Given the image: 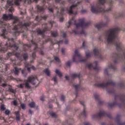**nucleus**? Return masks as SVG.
<instances>
[{"mask_svg": "<svg viewBox=\"0 0 125 125\" xmlns=\"http://www.w3.org/2000/svg\"><path fill=\"white\" fill-rule=\"evenodd\" d=\"M47 15L43 16H37L35 18V21L38 22L34 23L33 22H28L23 24L22 22H19V19L17 17H14L12 14L7 15L4 14L1 19H0V28H3L1 30L0 36L3 37L4 39H6V35L9 33H13L14 36L17 37L20 35V33H24L28 30L29 26L32 25L33 28H35L36 26L40 25L42 20H46L47 19ZM19 23L16 25V23Z\"/></svg>", "mask_w": 125, "mask_h": 125, "instance_id": "1", "label": "nucleus"}, {"mask_svg": "<svg viewBox=\"0 0 125 125\" xmlns=\"http://www.w3.org/2000/svg\"><path fill=\"white\" fill-rule=\"evenodd\" d=\"M54 24H55V22H54V21H48V24H45V27L42 30L41 28H38L36 29V31H34L32 32V37L34 36V34L37 33L38 35L42 36V38L43 39H46L45 41L42 42V43L41 45V48H39V47H38V44L37 43V42H37L35 41L34 39H32L31 41V43L35 45L34 51L32 54V57L33 60L36 59V52L37 51H39L41 55H44V53H43V51H42V49L43 48V44H44L45 42H51L52 45H54V44H59V46L60 44H61V43H63V40L58 41L57 40H55L54 41H53V40L51 39V37L49 36H45V35H44V33H45L46 31H50V30H51V28H52V26L53 25H54Z\"/></svg>", "mask_w": 125, "mask_h": 125, "instance_id": "2", "label": "nucleus"}, {"mask_svg": "<svg viewBox=\"0 0 125 125\" xmlns=\"http://www.w3.org/2000/svg\"><path fill=\"white\" fill-rule=\"evenodd\" d=\"M78 23H77V21L75 20V17L72 18L68 22L66 23L67 28H70L71 25H75L76 26V29L72 30L71 34H74L75 35H84V30L83 29L87 28L90 25V22H85V19L84 18L79 19L78 20Z\"/></svg>", "mask_w": 125, "mask_h": 125, "instance_id": "3", "label": "nucleus"}, {"mask_svg": "<svg viewBox=\"0 0 125 125\" xmlns=\"http://www.w3.org/2000/svg\"><path fill=\"white\" fill-rule=\"evenodd\" d=\"M99 3H98L96 5L91 6V11L92 13H99L103 12V13H107L109 11H112L113 8V1L109 0L107 3L109 5V7L107 10H105L104 3H106V0H99Z\"/></svg>", "mask_w": 125, "mask_h": 125, "instance_id": "4", "label": "nucleus"}, {"mask_svg": "<svg viewBox=\"0 0 125 125\" xmlns=\"http://www.w3.org/2000/svg\"><path fill=\"white\" fill-rule=\"evenodd\" d=\"M68 2L70 3L71 4H73L71 5L70 7L67 8H64L62 7H61L60 8V12L59 11H58L57 13V17L58 18H60V22H63L64 21V18H63V15L64 14V12L65 10V11H67V12L68 13V14H74L75 15H77L78 12L76 11L75 13L73 11V9H75V8L77 7L81 3V2L78 1L76 4L75 3V1L72 0H67Z\"/></svg>", "mask_w": 125, "mask_h": 125, "instance_id": "5", "label": "nucleus"}, {"mask_svg": "<svg viewBox=\"0 0 125 125\" xmlns=\"http://www.w3.org/2000/svg\"><path fill=\"white\" fill-rule=\"evenodd\" d=\"M95 79V86H97V87H101L102 88H106V91H107L108 93H116L115 89H114V88H112V86L113 87H116V83H115V82H113L111 79L107 80V82L106 83H101V81H100V78L97 77Z\"/></svg>", "mask_w": 125, "mask_h": 125, "instance_id": "6", "label": "nucleus"}, {"mask_svg": "<svg viewBox=\"0 0 125 125\" xmlns=\"http://www.w3.org/2000/svg\"><path fill=\"white\" fill-rule=\"evenodd\" d=\"M114 99V102L108 104V107L110 108H113L114 106H118L119 108H121L122 105H125V94L115 95Z\"/></svg>", "mask_w": 125, "mask_h": 125, "instance_id": "7", "label": "nucleus"}, {"mask_svg": "<svg viewBox=\"0 0 125 125\" xmlns=\"http://www.w3.org/2000/svg\"><path fill=\"white\" fill-rule=\"evenodd\" d=\"M25 82L24 84L25 88H27V89H30L31 88V85H30V84L29 83L33 84V85H35L37 83L39 82V80H38V79L37 77H34V76H30L28 77L27 78V80L24 81Z\"/></svg>", "mask_w": 125, "mask_h": 125, "instance_id": "8", "label": "nucleus"}, {"mask_svg": "<svg viewBox=\"0 0 125 125\" xmlns=\"http://www.w3.org/2000/svg\"><path fill=\"white\" fill-rule=\"evenodd\" d=\"M73 62H86L87 59H83L82 55L79 53L78 50H76L74 52V55L72 57Z\"/></svg>", "mask_w": 125, "mask_h": 125, "instance_id": "9", "label": "nucleus"}, {"mask_svg": "<svg viewBox=\"0 0 125 125\" xmlns=\"http://www.w3.org/2000/svg\"><path fill=\"white\" fill-rule=\"evenodd\" d=\"M102 117H107L109 119H112V116L111 114L104 110H100L99 113L93 115L92 118L93 119H98Z\"/></svg>", "mask_w": 125, "mask_h": 125, "instance_id": "10", "label": "nucleus"}, {"mask_svg": "<svg viewBox=\"0 0 125 125\" xmlns=\"http://www.w3.org/2000/svg\"><path fill=\"white\" fill-rule=\"evenodd\" d=\"M98 62L97 61L94 62L93 63L88 62L86 63V68L89 69V70H95L96 72H98L100 70V67L97 66Z\"/></svg>", "mask_w": 125, "mask_h": 125, "instance_id": "11", "label": "nucleus"}, {"mask_svg": "<svg viewBox=\"0 0 125 125\" xmlns=\"http://www.w3.org/2000/svg\"><path fill=\"white\" fill-rule=\"evenodd\" d=\"M13 5V0H8L7 1V4L6 5V7L8 9L9 8V12H13L14 11V8L12 6Z\"/></svg>", "mask_w": 125, "mask_h": 125, "instance_id": "12", "label": "nucleus"}, {"mask_svg": "<svg viewBox=\"0 0 125 125\" xmlns=\"http://www.w3.org/2000/svg\"><path fill=\"white\" fill-rule=\"evenodd\" d=\"M93 53L95 56L98 57V58H99L100 59H103V56H102V54H101V50L98 49H94L93 50Z\"/></svg>", "mask_w": 125, "mask_h": 125, "instance_id": "13", "label": "nucleus"}, {"mask_svg": "<svg viewBox=\"0 0 125 125\" xmlns=\"http://www.w3.org/2000/svg\"><path fill=\"white\" fill-rule=\"evenodd\" d=\"M24 64L25 68H27V70L28 72H31V69H32V70H36V67L33 65H32L31 62H25Z\"/></svg>", "mask_w": 125, "mask_h": 125, "instance_id": "14", "label": "nucleus"}, {"mask_svg": "<svg viewBox=\"0 0 125 125\" xmlns=\"http://www.w3.org/2000/svg\"><path fill=\"white\" fill-rule=\"evenodd\" d=\"M107 22H99L98 24H95V27L99 30L100 29H102L103 27H107Z\"/></svg>", "mask_w": 125, "mask_h": 125, "instance_id": "15", "label": "nucleus"}, {"mask_svg": "<svg viewBox=\"0 0 125 125\" xmlns=\"http://www.w3.org/2000/svg\"><path fill=\"white\" fill-rule=\"evenodd\" d=\"M80 104L81 105L83 106V112L80 115L79 117L81 118L82 116L83 117H86V111H85V104H84V102L80 101Z\"/></svg>", "mask_w": 125, "mask_h": 125, "instance_id": "16", "label": "nucleus"}, {"mask_svg": "<svg viewBox=\"0 0 125 125\" xmlns=\"http://www.w3.org/2000/svg\"><path fill=\"white\" fill-rule=\"evenodd\" d=\"M22 0H15V5H17L18 6L20 5V1H21ZM35 2H38L39 1V0H34ZM25 2H28V4H30L32 2V0H25Z\"/></svg>", "mask_w": 125, "mask_h": 125, "instance_id": "17", "label": "nucleus"}, {"mask_svg": "<svg viewBox=\"0 0 125 125\" xmlns=\"http://www.w3.org/2000/svg\"><path fill=\"white\" fill-rule=\"evenodd\" d=\"M73 87L75 89L76 97H78V92H79V89H83V87H82V86H81V84L73 85Z\"/></svg>", "mask_w": 125, "mask_h": 125, "instance_id": "18", "label": "nucleus"}, {"mask_svg": "<svg viewBox=\"0 0 125 125\" xmlns=\"http://www.w3.org/2000/svg\"><path fill=\"white\" fill-rule=\"evenodd\" d=\"M94 96L95 97V99L98 101L99 105H103V103L104 102L99 99V95H98V94H94Z\"/></svg>", "mask_w": 125, "mask_h": 125, "instance_id": "19", "label": "nucleus"}, {"mask_svg": "<svg viewBox=\"0 0 125 125\" xmlns=\"http://www.w3.org/2000/svg\"><path fill=\"white\" fill-rule=\"evenodd\" d=\"M116 123L118 125H125V123L121 122V115H118L116 118Z\"/></svg>", "mask_w": 125, "mask_h": 125, "instance_id": "20", "label": "nucleus"}, {"mask_svg": "<svg viewBox=\"0 0 125 125\" xmlns=\"http://www.w3.org/2000/svg\"><path fill=\"white\" fill-rule=\"evenodd\" d=\"M21 70V68H18L15 67V68L11 71V73H14L16 76H18L19 75V71Z\"/></svg>", "mask_w": 125, "mask_h": 125, "instance_id": "21", "label": "nucleus"}, {"mask_svg": "<svg viewBox=\"0 0 125 125\" xmlns=\"http://www.w3.org/2000/svg\"><path fill=\"white\" fill-rule=\"evenodd\" d=\"M36 9L37 10V12H43V10H44L43 7L39 5H37L36 6Z\"/></svg>", "mask_w": 125, "mask_h": 125, "instance_id": "22", "label": "nucleus"}, {"mask_svg": "<svg viewBox=\"0 0 125 125\" xmlns=\"http://www.w3.org/2000/svg\"><path fill=\"white\" fill-rule=\"evenodd\" d=\"M55 8V6H54V5H49L48 9L49 12H51L53 14V12H54L53 8Z\"/></svg>", "mask_w": 125, "mask_h": 125, "instance_id": "23", "label": "nucleus"}, {"mask_svg": "<svg viewBox=\"0 0 125 125\" xmlns=\"http://www.w3.org/2000/svg\"><path fill=\"white\" fill-rule=\"evenodd\" d=\"M109 69H112L113 71H116L117 70V67L115 64H113L112 63L108 65Z\"/></svg>", "mask_w": 125, "mask_h": 125, "instance_id": "24", "label": "nucleus"}, {"mask_svg": "<svg viewBox=\"0 0 125 125\" xmlns=\"http://www.w3.org/2000/svg\"><path fill=\"white\" fill-rule=\"evenodd\" d=\"M51 34L52 37H54V38H56V37L58 36V32L57 30L56 31H51Z\"/></svg>", "mask_w": 125, "mask_h": 125, "instance_id": "25", "label": "nucleus"}, {"mask_svg": "<svg viewBox=\"0 0 125 125\" xmlns=\"http://www.w3.org/2000/svg\"><path fill=\"white\" fill-rule=\"evenodd\" d=\"M16 115V120L17 121H20V113L19 111H17L15 112Z\"/></svg>", "mask_w": 125, "mask_h": 125, "instance_id": "26", "label": "nucleus"}, {"mask_svg": "<svg viewBox=\"0 0 125 125\" xmlns=\"http://www.w3.org/2000/svg\"><path fill=\"white\" fill-rule=\"evenodd\" d=\"M71 77L73 79H75V78H81V74H72Z\"/></svg>", "mask_w": 125, "mask_h": 125, "instance_id": "27", "label": "nucleus"}, {"mask_svg": "<svg viewBox=\"0 0 125 125\" xmlns=\"http://www.w3.org/2000/svg\"><path fill=\"white\" fill-rule=\"evenodd\" d=\"M43 72L47 76H48V77H49V76H50V71H49V70H48V69H45Z\"/></svg>", "mask_w": 125, "mask_h": 125, "instance_id": "28", "label": "nucleus"}, {"mask_svg": "<svg viewBox=\"0 0 125 125\" xmlns=\"http://www.w3.org/2000/svg\"><path fill=\"white\" fill-rule=\"evenodd\" d=\"M119 87H120L121 89H125V85L124 82H122L121 83H119L118 84Z\"/></svg>", "mask_w": 125, "mask_h": 125, "instance_id": "29", "label": "nucleus"}, {"mask_svg": "<svg viewBox=\"0 0 125 125\" xmlns=\"http://www.w3.org/2000/svg\"><path fill=\"white\" fill-rule=\"evenodd\" d=\"M56 74L59 76L60 78H61L62 77V73H61V71H60L59 70L56 69L55 71Z\"/></svg>", "mask_w": 125, "mask_h": 125, "instance_id": "30", "label": "nucleus"}, {"mask_svg": "<svg viewBox=\"0 0 125 125\" xmlns=\"http://www.w3.org/2000/svg\"><path fill=\"white\" fill-rule=\"evenodd\" d=\"M115 18L118 19L119 18H122V17H124L123 14H118L117 16H114Z\"/></svg>", "mask_w": 125, "mask_h": 125, "instance_id": "31", "label": "nucleus"}, {"mask_svg": "<svg viewBox=\"0 0 125 125\" xmlns=\"http://www.w3.org/2000/svg\"><path fill=\"white\" fill-rule=\"evenodd\" d=\"M0 108V111H1V112L4 111L5 109H6V107H5V105H4V104H1Z\"/></svg>", "mask_w": 125, "mask_h": 125, "instance_id": "32", "label": "nucleus"}, {"mask_svg": "<svg viewBox=\"0 0 125 125\" xmlns=\"http://www.w3.org/2000/svg\"><path fill=\"white\" fill-rule=\"evenodd\" d=\"M8 91L9 92H12V93H15L16 92V90L11 87H9Z\"/></svg>", "mask_w": 125, "mask_h": 125, "instance_id": "33", "label": "nucleus"}, {"mask_svg": "<svg viewBox=\"0 0 125 125\" xmlns=\"http://www.w3.org/2000/svg\"><path fill=\"white\" fill-rule=\"evenodd\" d=\"M50 116H51L52 118H57V115H56V113L54 112H50Z\"/></svg>", "mask_w": 125, "mask_h": 125, "instance_id": "34", "label": "nucleus"}, {"mask_svg": "<svg viewBox=\"0 0 125 125\" xmlns=\"http://www.w3.org/2000/svg\"><path fill=\"white\" fill-rule=\"evenodd\" d=\"M29 107H30V108H34V107H35V106H36L35 102H31V103H30L29 104Z\"/></svg>", "mask_w": 125, "mask_h": 125, "instance_id": "35", "label": "nucleus"}, {"mask_svg": "<svg viewBox=\"0 0 125 125\" xmlns=\"http://www.w3.org/2000/svg\"><path fill=\"white\" fill-rule=\"evenodd\" d=\"M25 71H26V69H22L21 70V74L24 76L25 78L27 77V73H25Z\"/></svg>", "mask_w": 125, "mask_h": 125, "instance_id": "36", "label": "nucleus"}, {"mask_svg": "<svg viewBox=\"0 0 125 125\" xmlns=\"http://www.w3.org/2000/svg\"><path fill=\"white\" fill-rule=\"evenodd\" d=\"M91 56V54H90V52H86V58H90Z\"/></svg>", "mask_w": 125, "mask_h": 125, "instance_id": "37", "label": "nucleus"}, {"mask_svg": "<svg viewBox=\"0 0 125 125\" xmlns=\"http://www.w3.org/2000/svg\"><path fill=\"white\" fill-rule=\"evenodd\" d=\"M52 81H54L55 83H57V77L55 76L52 78Z\"/></svg>", "mask_w": 125, "mask_h": 125, "instance_id": "38", "label": "nucleus"}, {"mask_svg": "<svg viewBox=\"0 0 125 125\" xmlns=\"http://www.w3.org/2000/svg\"><path fill=\"white\" fill-rule=\"evenodd\" d=\"M21 109H22V110H25V109H26V104H21Z\"/></svg>", "mask_w": 125, "mask_h": 125, "instance_id": "39", "label": "nucleus"}, {"mask_svg": "<svg viewBox=\"0 0 125 125\" xmlns=\"http://www.w3.org/2000/svg\"><path fill=\"white\" fill-rule=\"evenodd\" d=\"M26 46V47H28V48H30V47H32V44H23V47H25Z\"/></svg>", "mask_w": 125, "mask_h": 125, "instance_id": "40", "label": "nucleus"}, {"mask_svg": "<svg viewBox=\"0 0 125 125\" xmlns=\"http://www.w3.org/2000/svg\"><path fill=\"white\" fill-rule=\"evenodd\" d=\"M108 71H109V68H105L104 69V74L107 76H109V72Z\"/></svg>", "mask_w": 125, "mask_h": 125, "instance_id": "41", "label": "nucleus"}, {"mask_svg": "<svg viewBox=\"0 0 125 125\" xmlns=\"http://www.w3.org/2000/svg\"><path fill=\"white\" fill-rule=\"evenodd\" d=\"M12 104H13L14 106H17L18 105V103L17 102V101L14 100L12 102Z\"/></svg>", "mask_w": 125, "mask_h": 125, "instance_id": "42", "label": "nucleus"}, {"mask_svg": "<svg viewBox=\"0 0 125 125\" xmlns=\"http://www.w3.org/2000/svg\"><path fill=\"white\" fill-rule=\"evenodd\" d=\"M0 63H1V64L4 63V59L1 57H0Z\"/></svg>", "mask_w": 125, "mask_h": 125, "instance_id": "43", "label": "nucleus"}, {"mask_svg": "<svg viewBox=\"0 0 125 125\" xmlns=\"http://www.w3.org/2000/svg\"><path fill=\"white\" fill-rule=\"evenodd\" d=\"M5 115H6L7 116H8V115H9V114H10V111L9 110H6L5 111Z\"/></svg>", "mask_w": 125, "mask_h": 125, "instance_id": "44", "label": "nucleus"}, {"mask_svg": "<svg viewBox=\"0 0 125 125\" xmlns=\"http://www.w3.org/2000/svg\"><path fill=\"white\" fill-rule=\"evenodd\" d=\"M66 64V66H68V67H70L71 66V64H72V62L68 61Z\"/></svg>", "mask_w": 125, "mask_h": 125, "instance_id": "45", "label": "nucleus"}, {"mask_svg": "<svg viewBox=\"0 0 125 125\" xmlns=\"http://www.w3.org/2000/svg\"><path fill=\"white\" fill-rule=\"evenodd\" d=\"M9 68V64H5V71L6 72L7 69Z\"/></svg>", "mask_w": 125, "mask_h": 125, "instance_id": "46", "label": "nucleus"}, {"mask_svg": "<svg viewBox=\"0 0 125 125\" xmlns=\"http://www.w3.org/2000/svg\"><path fill=\"white\" fill-rule=\"evenodd\" d=\"M54 60L57 61V62H60V60L59 59V58L58 57H55Z\"/></svg>", "mask_w": 125, "mask_h": 125, "instance_id": "47", "label": "nucleus"}, {"mask_svg": "<svg viewBox=\"0 0 125 125\" xmlns=\"http://www.w3.org/2000/svg\"><path fill=\"white\" fill-rule=\"evenodd\" d=\"M67 37V33L66 32H62V37L64 39Z\"/></svg>", "mask_w": 125, "mask_h": 125, "instance_id": "48", "label": "nucleus"}, {"mask_svg": "<svg viewBox=\"0 0 125 125\" xmlns=\"http://www.w3.org/2000/svg\"><path fill=\"white\" fill-rule=\"evenodd\" d=\"M61 99L62 101H64V100H65V96L64 95H62Z\"/></svg>", "mask_w": 125, "mask_h": 125, "instance_id": "49", "label": "nucleus"}, {"mask_svg": "<svg viewBox=\"0 0 125 125\" xmlns=\"http://www.w3.org/2000/svg\"><path fill=\"white\" fill-rule=\"evenodd\" d=\"M18 87H19L20 88H23L24 86H23V84H20L18 85Z\"/></svg>", "mask_w": 125, "mask_h": 125, "instance_id": "50", "label": "nucleus"}, {"mask_svg": "<svg viewBox=\"0 0 125 125\" xmlns=\"http://www.w3.org/2000/svg\"><path fill=\"white\" fill-rule=\"evenodd\" d=\"M82 47L84 49L85 48V42L84 41L83 43Z\"/></svg>", "mask_w": 125, "mask_h": 125, "instance_id": "51", "label": "nucleus"}, {"mask_svg": "<svg viewBox=\"0 0 125 125\" xmlns=\"http://www.w3.org/2000/svg\"><path fill=\"white\" fill-rule=\"evenodd\" d=\"M62 53L63 55L65 54V49H64L63 48L62 49Z\"/></svg>", "mask_w": 125, "mask_h": 125, "instance_id": "52", "label": "nucleus"}, {"mask_svg": "<svg viewBox=\"0 0 125 125\" xmlns=\"http://www.w3.org/2000/svg\"><path fill=\"white\" fill-rule=\"evenodd\" d=\"M65 44H68V42H69V41H68V40L66 39L65 40V41L64 42Z\"/></svg>", "mask_w": 125, "mask_h": 125, "instance_id": "53", "label": "nucleus"}, {"mask_svg": "<svg viewBox=\"0 0 125 125\" xmlns=\"http://www.w3.org/2000/svg\"><path fill=\"white\" fill-rule=\"evenodd\" d=\"M62 0H55V2L57 3H60V1H61Z\"/></svg>", "mask_w": 125, "mask_h": 125, "instance_id": "54", "label": "nucleus"}, {"mask_svg": "<svg viewBox=\"0 0 125 125\" xmlns=\"http://www.w3.org/2000/svg\"><path fill=\"white\" fill-rule=\"evenodd\" d=\"M2 86L3 87H5V86H7V84H6V83H3V84H2Z\"/></svg>", "mask_w": 125, "mask_h": 125, "instance_id": "55", "label": "nucleus"}, {"mask_svg": "<svg viewBox=\"0 0 125 125\" xmlns=\"http://www.w3.org/2000/svg\"><path fill=\"white\" fill-rule=\"evenodd\" d=\"M84 125H90V124L89 123L84 122L83 123Z\"/></svg>", "mask_w": 125, "mask_h": 125, "instance_id": "56", "label": "nucleus"}, {"mask_svg": "<svg viewBox=\"0 0 125 125\" xmlns=\"http://www.w3.org/2000/svg\"><path fill=\"white\" fill-rule=\"evenodd\" d=\"M82 13H85V12H87V11L86 10H82Z\"/></svg>", "mask_w": 125, "mask_h": 125, "instance_id": "57", "label": "nucleus"}, {"mask_svg": "<svg viewBox=\"0 0 125 125\" xmlns=\"http://www.w3.org/2000/svg\"><path fill=\"white\" fill-rule=\"evenodd\" d=\"M63 125H71V124H68V121H66V123Z\"/></svg>", "mask_w": 125, "mask_h": 125, "instance_id": "58", "label": "nucleus"}, {"mask_svg": "<svg viewBox=\"0 0 125 125\" xmlns=\"http://www.w3.org/2000/svg\"><path fill=\"white\" fill-rule=\"evenodd\" d=\"M61 3L64 5V4H66V1H62Z\"/></svg>", "mask_w": 125, "mask_h": 125, "instance_id": "59", "label": "nucleus"}, {"mask_svg": "<svg viewBox=\"0 0 125 125\" xmlns=\"http://www.w3.org/2000/svg\"><path fill=\"white\" fill-rule=\"evenodd\" d=\"M40 100H41V101H44V97H42L41 98Z\"/></svg>", "mask_w": 125, "mask_h": 125, "instance_id": "60", "label": "nucleus"}, {"mask_svg": "<svg viewBox=\"0 0 125 125\" xmlns=\"http://www.w3.org/2000/svg\"><path fill=\"white\" fill-rule=\"evenodd\" d=\"M17 82H22V80L20 78H18L16 79Z\"/></svg>", "mask_w": 125, "mask_h": 125, "instance_id": "61", "label": "nucleus"}, {"mask_svg": "<svg viewBox=\"0 0 125 125\" xmlns=\"http://www.w3.org/2000/svg\"><path fill=\"white\" fill-rule=\"evenodd\" d=\"M29 114H33V111H32V110H31V109H30L29 110Z\"/></svg>", "mask_w": 125, "mask_h": 125, "instance_id": "62", "label": "nucleus"}, {"mask_svg": "<svg viewBox=\"0 0 125 125\" xmlns=\"http://www.w3.org/2000/svg\"><path fill=\"white\" fill-rule=\"evenodd\" d=\"M65 78L67 81H69V77L67 76H65Z\"/></svg>", "mask_w": 125, "mask_h": 125, "instance_id": "63", "label": "nucleus"}, {"mask_svg": "<svg viewBox=\"0 0 125 125\" xmlns=\"http://www.w3.org/2000/svg\"><path fill=\"white\" fill-rule=\"evenodd\" d=\"M120 3H124V0H120Z\"/></svg>", "mask_w": 125, "mask_h": 125, "instance_id": "64", "label": "nucleus"}]
</instances>
